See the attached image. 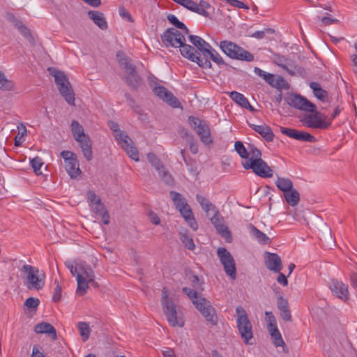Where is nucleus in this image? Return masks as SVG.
I'll return each instance as SVG.
<instances>
[{
    "instance_id": "f8f14e48",
    "label": "nucleus",
    "mask_w": 357,
    "mask_h": 357,
    "mask_svg": "<svg viewBox=\"0 0 357 357\" xmlns=\"http://www.w3.org/2000/svg\"><path fill=\"white\" fill-rule=\"evenodd\" d=\"M189 122L190 126L199 136L201 141L205 144H209L212 142L211 131L208 126L199 118L190 116Z\"/></svg>"
},
{
    "instance_id": "b1692460",
    "label": "nucleus",
    "mask_w": 357,
    "mask_h": 357,
    "mask_svg": "<svg viewBox=\"0 0 357 357\" xmlns=\"http://www.w3.org/2000/svg\"><path fill=\"white\" fill-rule=\"evenodd\" d=\"M116 59L120 66L124 69L126 73L134 72L136 70L135 66L131 63L129 57L126 56L123 52H118Z\"/></svg>"
},
{
    "instance_id": "680f3d73",
    "label": "nucleus",
    "mask_w": 357,
    "mask_h": 357,
    "mask_svg": "<svg viewBox=\"0 0 357 357\" xmlns=\"http://www.w3.org/2000/svg\"><path fill=\"white\" fill-rule=\"evenodd\" d=\"M271 337L273 339V344L276 347L284 346L285 344L280 333H278Z\"/></svg>"
},
{
    "instance_id": "f257e3e1",
    "label": "nucleus",
    "mask_w": 357,
    "mask_h": 357,
    "mask_svg": "<svg viewBox=\"0 0 357 357\" xmlns=\"http://www.w3.org/2000/svg\"><path fill=\"white\" fill-rule=\"evenodd\" d=\"M161 40L166 47H179L183 56L197 63L199 66L204 68L211 67V62L206 59H201L199 54L195 47L185 44L184 34L177 29L174 28L167 29L161 36Z\"/></svg>"
},
{
    "instance_id": "9d476101",
    "label": "nucleus",
    "mask_w": 357,
    "mask_h": 357,
    "mask_svg": "<svg viewBox=\"0 0 357 357\" xmlns=\"http://www.w3.org/2000/svg\"><path fill=\"white\" fill-rule=\"evenodd\" d=\"M313 114H305L303 118L301 120L304 126L311 128L326 129L331 124V121H325L326 116L320 112H313Z\"/></svg>"
},
{
    "instance_id": "79ce46f5",
    "label": "nucleus",
    "mask_w": 357,
    "mask_h": 357,
    "mask_svg": "<svg viewBox=\"0 0 357 357\" xmlns=\"http://www.w3.org/2000/svg\"><path fill=\"white\" fill-rule=\"evenodd\" d=\"M78 329L80 333V335L84 342H86L90 335L91 329L89 325L85 322H79L78 323Z\"/></svg>"
},
{
    "instance_id": "393cba45",
    "label": "nucleus",
    "mask_w": 357,
    "mask_h": 357,
    "mask_svg": "<svg viewBox=\"0 0 357 357\" xmlns=\"http://www.w3.org/2000/svg\"><path fill=\"white\" fill-rule=\"evenodd\" d=\"M34 331L36 333H47L52 336L53 340L57 337L56 329L49 323L42 322L36 325Z\"/></svg>"
},
{
    "instance_id": "de8ad7c7",
    "label": "nucleus",
    "mask_w": 357,
    "mask_h": 357,
    "mask_svg": "<svg viewBox=\"0 0 357 357\" xmlns=\"http://www.w3.org/2000/svg\"><path fill=\"white\" fill-rule=\"evenodd\" d=\"M297 140L302 142H315L317 139L311 134L298 130Z\"/></svg>"
},
{
    "instance_id": "20e7f679",
    "label": "nucleus",
    "mask_w": 357,
    "mask_h": 357,
    "mask_svg": "<svg viewBox=\"0 0 357 357\" xmlns=\"http://www.w3.org/2000/svg\"><path fill=\"white\" fill-rule=\"evenodd\" d=\"M47 70L50 74L54 77L58 89L65 100L69 105H75V94L67 76L64 73L54 68H48Z\"/></svg>"
},
{
    "instance_id": "a18cd8bd",
    "label": "nucleus",
    "mask_w": 357,
    "mask_h": 357,
    "mask_svg": "<svg viewBox=\"0 0 357 357\" xmlns=\"http://www.w3.org/2000/svg\"><path fill=\"white\" fill-rule=\"evenodd\" d=\"M208 217L211 223L214 225L215 227L218 226V225H222L224 223L223 218L221 216L218 209L217 213L215 212H211V216Z\"/></svg>"
},
{
    "instance_id": "58836bf2",
    "label": "nucleus",
    "mask_w": 357,
    "mask_h": 357,
    "mask_svg": "<svg viewBox=\"0 0 357 357\" xmlns=\"http://www.w3.org/2000/svg\"><path fill=\"white\" fill-rule=\"evenodd\" d=\"M14 89V83L8 79L3 73L0 71V90L12 91Z\"/></svg>"
},
{
    "instance_id": "69168bd1",
    "label": "nucleus",
    "mask_w": 357,
    "mask_h": 357,
    "mask_svg": "<svg viewBox=\"0 0 357 357\" xmlns=\"http://www.w3.org/2000/svg\"><path fill=\"white\" fill-rule=\"evenodd\" d=\"M280 316L282 319L285 321H290L291 320V315L289 308L280 311Z\"/></svg>"
},
{
    "instance_id": "052dcab7",
    "label": "nucleus",
    "mask_w": 357,
    "mask_h": 357,
    "mask_svg": "<svg viewBox=\"0 0 357 357\" xmlns=\"http://www.w3.org/2000/svg\"><path fill=\"white\" fill-rule=\"evenodd\" d=\"M91 206L93 208V211L98 215L106 211L105 205L101 202L95 204Z\"/></svg>"
},
{
    "instance_id": "412c9836",
    "label": "nucleus",
    "mask_w": 357,
    "mask_h": 357,
    "mask_svg": "<svg viewBox=\"0 0 357 357\" xmlns=\"http://www.w3.org/2000/svg\"><path fill=\"white\" fill-rule=\"evenodd\" d=\"M250 127L252 128L255 132L259 133L267 142H272L273 140L274 134L272 132L271 128L267 125L250 124Z\"/></svg>"
},
{
    "instance_id": "2f4dec72",
    "label": "nucleus",
    "mask_w": 357,
    "mask_h": 357,
    "mask_svg": "<svg viewBox=\"0 0 357 357\" xmlns=\"http://www.w3.org/2000/svg\"><path fill=\"white\" fill-rule=\"evenodd\" d=\"M179 236L180 240L185 248L190 250H195V245L194 243L192 236L188 234L187 230L180 231Z\"/></svg>"
},
{
    "instance_id": "7ed1b4c3",
    "label": "nucleus",
    "mask_w": 357,
    "mask_h": 357,
    "mask_svg": "<svg viewBox=\"0 0 357 357\" xmlns=\"http://www.w3.org/2000/svg\"><path fill=\"white\" fill-rule=\"evenodd\" d=\"M161 304L169 324L172 327H183L185 321L181 313L176 310V305L172 299L169 298L168 291L165 287L162 290Z\"/></svg>"
},
{
    "instance_id": "c85d7f7f",
    "label": "nucleus",
    "mask_w": 357,
    "mask_h": 357,
    "mask_svg": "<svg viewBox=\"0 0 357 357\" xmlns=\"http://www.w3.org/2000/svg\"><path fill=\"white\" fill-rule=\"evenodd\" d=\"M126 83L134 89H137L142 84V79L136 70L134 72L126 73L124 77Z\"/></svg>"
},
{
    "instance_id": "f03ea898",
    "label": "nucleus",
    "mask_w": 357,
    "mask_h": 357,
    "mask_svg": "<svg viewBox=\"0 0 357 357\" xmlns=\"http://www.w3.org/2000/svg\"><path fill=\"white\" fill-rule=\"evenodd\" d=\"M183 291L190 298L196 308L207 321L210 322L212 325H215L218 323L215 310L209 301L201 296L197 291L190 288L183 287Z\"/></svg>"
},
{
    "instance_id": "4be33fe9",
    "label": "nucleus",
    "mask_w": 357,
    "mask_h": 357,
    "mask_svg": "<svg viewBox=\"0 0 357 357\" xmlns=\"http://www.w3.org/2000/svg\"><path fill=\"white\" fill-rule=\"evenodd\" d=\"M88 16L100 29L106 30L107 29V22L103 13L99 11L91 10L88 12Z\"/></svg>"
},
{
    "instance_id": "0eeeda50",
    "label": "nucleus",
    "mask_w": 357,
    "mask_h": 357,
    "mask_svg": "<svg viewBox=\"0 0 357 357\" xmlns=\"http://www.w3.org/2000/svg\"><path fill=\"white\" fill-rule=\"evenodd\" d=\"M220 47L231 59L248 62L254 61L253 54L231 41H221Z\"/></svg>"
},
{
    "instance_id": "4c0bfd02",
    "label": "nucleus",
    "mask_w": 357,
    "mask_h": 357,
    "mask_svg": "<svg viewBox=\"0 0 357 357\" xmlns=\"http://www.w3.org/2000/svg\"><path fill=\"white\" fill-rule=\"evenodd\" d=\"M218 233L225 239V241L228 243H231L232 240V236L231 232L229 231L228 227L222 223V225H218L215 227Z\"/></svg>"
},
{
    "instance_id": "49530a36",
    "label": "nucleus",
    "mask_w": 357,
    "mask_h": 357,
    "mask_svg": "<svg viewBox=\"0 0 357 357\" xmlns=\"http://www.w3.org/2000/svg\"><path fill=\"white\" fill-rule=\"evenodd\" d=\"M275 33V30L271 28H266L261 31H257L253 33L251 36L257 39H262L266 35H271Z\"/></svg>"
},
{
    "instance_id": "37998d69",
    "label": "nucleus",
    "mask_w": 357,
    "mask_h": 357,
    "mask_svg": "<svg viewBox=\"0 0 357 357\" xmlns=\"http://www.w3.org/2000/svg\"><path fill=\"white\" fill-rule=\"evenodd\" d=\"M248 153L250 155V158L248 161H256L261 160V153L254 145H248Z\"/></svg>"
},
{
    "instance_id": "a19ab883",
    "label": "nucleus",
    "mask_w": 357,
    "mask_h": 357,
    "mask_svg": "<svg viewBox=\"0 0 357 357\" xmlns=\"http://www.w3.org/2000/svg\"><path fill=\"white\" fill-rule=\"evenodd\" d=\"M209 7H210V4L208 3H207L205 1L201 0L199 1V4L195 3V13H196L199 15H201L202 16H204V17H208L209 14L206 11V9L208 8Z\"/></svg>"
},
{
    "instance_id": "09e8293b",
    "label": "nucleus",
    "mask_w": 357,
    "mask_h": 357,
    "mask_svg": "<svg viewBox=\"0 0 357 357\" xmlns=\"http://www.w3.org/2000/svg\"><path fill=\"white\" fill-rule=\"evenodd\" d=\"M147 159L157 171H160V167L162 166V165L160 163V160L156 157L155 154L152 153H149L147 155Z\"/></svg>"
},
{
    "instance_id": "9b49d317",
    "label": "nucleus",
    "mask_w": 357,
    "mask_h": 357,
    "mask_svg": "<svg viewBox=\"0 0 357 357\" xmlns=\"http://www.w3.org/2000/svg\"><path fill=\"white\" fill-rule=\"evenodd\" d=\"M217 255L224 266L226 274L234 280L236 277V264L230 252L225 248H219Z\"/></svg>"
},
{
    "instance_id": "7c9ffc66",
    "label": "nucleus",
    "mask_w": 357,
    "mask_h": 357,
    "mask_svg": "<svg viewBox=\"0 0 357 357\" xmlns=\"http://www.w3.org/2000/svg\"><path fill=\"white\" fill-rule=\"evenodd\" d=\"M286 202L291 206H295L298 204L300 200V195L298 192L294 188L291 190L283 193Z\"/></svg>"
},
{
    "instance_id": "774afa93",
    "label": "nucleus",
    "mask_w": 357,
    "mask_h": 357,
    "mask_svg": "<svg viewBox=\"0 0 357 357\" xmlns=\"http://www.w3.org/2000/svg\"><path fill=\"white\" fill-rule=\"evenodd\" d=\"M31 357H45V355L38 349V346H34L33 348Z\"/></svg>"
},
{
    "instance_id": "6ab92c4d",
    "label": "nucleus",
    "mask_w": 357,
    "mask_h": 357,
    "mask_svg": "<svg viewBox=\"0 0 357 357\" xmlns=\"http://www.w3.org/2000/svg\"><path fill=\"white\" fill-rule=\"evenodd\" d=\"M255 73L259 75V77H263V79L271 86L276 88H279L281 86V82H284L283 78L279 77L278 79L275 78V76L273 74L269 73H266L259 68H255Z\"/></svg>"
},
{
    "instance_id": "c756f323",
    "label": "nucleus",
    "mask_w": 357,
    "mask_h": 357,
    "mask_svg": "<svg viewBox=\"0 0 357 357\" xmlns=\"http://www.w3.org/2000/svg\"><path fill=\"white\" fill-rule=\"evenodd\" d=\"M70 128L73 136L75 141L89 136L85 134L83 126L77 121H72Z\"/></svg>"
},
{
    "instance_id": "423d86ee",
    "label": "nucleus",
    "mask_w": 357,
    "mask_h": 357,
    "mask_svg": "<svg viewBox=\"0 0 357 357\" xmlns=\"http://www.w3.org/2000/svg\"><path fill=\"white\" fill-rule=\"evenodd\" d=\"M77 269L75 276L77 282L76 292L79 296H83L86 293L89 284L95 278V274L90 265L84 262L78 263Z\"/></svg>"
},
{
    "instance_id": "6e6552de",
    "label": "nucleus",
    "mask_w": 357,
    "mask_h": 357,
    "mask_svg": "<svg viewBox=\"0 0 357 357\" xmlns=\"http://www.w3.org/2000/svg\"><path fill=\"white\" fill-rule=\"evenodd\" d=\"M236 314L237 328L244 343L252 344L249 341L253 337L252 328L247 312L242 306L238 305L236 308Z\"/></svg>"
},
{
    "instance_id": "1a4fd4ad",
    "label": "nucleus",
    "mask_w": 357,
    "mask_h": 357,
    "mask_svg": "<svg viewBox=\"0 0 357 357\" xmlns=\"http://www.w3.org/2000/svg\"><path fill=\"white\" fill-rule=\"evenodd\" d=\"M64 160V167L71 178H77L82 173L75 153L70 151H63L60 153Z\"/></svg>"
},
{
    "instance_id": "a211bd4d",
    "label": "nucleus",
    "mask_w": 357,
    "mask_h": 357,
    "mask_svg": "<svg viewBox=\"0 0 357 357\" xmlns=\"http://www.w3.org/2000/svg\"><path fill=\"white\" fill-rule=\"evenodd\" d=\"M331 289L337 298L346 301L349 298L348 286L341 281L333 280Z\"/></svg>"
},
{
    "instance_id": "0e129e2a",
    "label": "nucleus",
    "mask_w": 357,
    "mask_h": 357,
    "mask_svg": "<svg viewBox=\"0 0 357 357\" xmlns=\"http://www.w3.org/2000/svg\"><path fill=\"white\" fill-rule=\"evenodd\" d=\"M181 6L192 12H195V2L192 1V0H183Z\"/></svg>"
},
{
    "instance_id": "4d7b16f0",
    "label": "nucleus",
    "mask_w": 357,
    "mask_h": 357,
    "mask_svg": "<svg viewBox=\"0 0 357 357\" xmlns=\"http://www.w3.org/2000/svg\"><path fill=\"white\" fill-rule=\"evenodd\" d=\"M87 199L90 206H93V204L101 202L100 199L96 195V194L91 190L87 192Z\"/></svg>"
},
{
    "instance_id": "3c124183",
    "label": "nucleus",
    "mask_w": 357,
    "mask_h": 357,
    "mask_svg": "<svg viewBox=\"0 0 357 357\" xmlns=\"http://www.w3.org/2000/svg\"><path fill=\"white\" fill-rule=\"evenodd\" d=\"M32 168L36 174L40 171L41 167L43 165L42 159L40 157H35L31 160Z\"/></svg>"
},
{
    "instance_id": "4468645a",
    "label": "nucleus",
    "mask_w": 357,
    "mask_h": 357,
    "mask_svg": "<svg viewBox=\"0 0 357 357\" xmlns=\"http://www.w3.org/2000/svg\"><path fill=\"white\" fill-rule=\"evenodd\" d=\"M245 169H251L257 176L262 178H271L273 176V170L262 159L256 161H245L243 163Z\"/></svg>"
},
{
    "instance_id": "5fc2aeb1",
    "label": "nucleus",
    "mask_w": 357,
    "mask_h": 357,
    "mask_svg": "<svg viewBox=\"0 0 357 357\" xmlns=\"http://www.w3.org/2000/svg\"><path fill=\"white\" fill-rule=\"evenodd\" d=\"M56 287L54 290V293L52 295V300L54 302H58L60 301L61 298V286L59 284V282L56 280L55 281Z\"/></svg>"
},
{
    "instance_id": "ea45409f",
    "label": "nucleus",
    "mask_w": 357,
    "mask_h": 357,
    "mask_svg": "<svg viewBox=\"0 0 357 357\" xmlns=\"http://www.w3.org/2000/svg\"><path fill=\"white\" fill-rule=\"evenodd\" d=\"M167 20L169 22L175 26L176 28L180 29L183 31L184 34H189V29L186 27V26L181 22H180L178 18L173 14H169L167 16Z\"/></svg>"
},
{
    "instance_id": "39448f33",
    "label": "nucleus",
    "mask_w": 357,
    "mask_h": 357,
    "mask_svg": "<svg viewBox=\"0 0 357 357\" xmlns=\"http://www.w3.org/2000/svg\"><path fill=\"white\" fill-rule=\"evenodd\" d=\"M110 129L115 132V139L121 148L127 153L128 156L135 161L139 160V153L137 148L133 146L132 140L123 131L119 129V125L113 121L109 122Z\"/></svg>"
},
{
    "instance_id": "f704fd0d",
    "label": "nucleus",
    "mask_w": 357,
    "mask_h": 357,
    "mask_svg": "<svg viewBox=\"0 0 357 357\" xmlns=\"http://www.w3.org/2000/svg\"><path fill=\"white\" fill-rule=\"evenodd\" d=\"M275 183L277 188L283 193L291 190L294 186L292 181L288 178L278 177Z\"/></svg>"
},
{
    "instance_id": "a878e982",
    "label": "nucleus",
    "mask_w": 357,
    "mask_h": 357,
    "mask_svg": "<svg viewBox=\"0 0 357 357\" xmlns=\"http://www.w3.org/2000/svg\"><path fill=\"white\" fill-rule=\"evenodd\" d=\"M189 39L190 43H192L203 55L207 53L208 48L211 47V45L199 36L190 35Z\"/></svg>"
},
{
    "instance_id": "bf43d9fd",
    "label": "nucleus",
    "mask_w": 357,
    "mask_h": 357,
    "mask_svg": "<svg viewBox=\"0 0 357 357\" xmlns=\"http://www.w3.org/2000/svg\"><path fill=\"white\" fill-rule=\"evenodd\" d=\"M277 305L278 309L282 311L286 309H289V303L287 299L284 298L282 296H279L277 301Z\"/></svg>"
},
{
    "instance_id": "2eb2a0df",
    "label": "nucleus",
    "mask_w": 357,
    "mask_h": 357,
    "mask_svg": "<svg viewBox=\"0 0 357 357\" xmlns=\"http://www.w3.org/2000/svg\"><path fill=\"white\" fill-rule=\"evenodd\" d=\"M287 103L298 109L313 112L316 109L315 105L307 98L298 94H292L289 96Z\"/></svg>"
},
{
    "instance_id": "72a5a7b5",
    "label": "nucleus",
    "mask_w": 357,
    "mask_h": 357,
    "mask_svg": "<svg viewBox=\"0 0 357 357\" xmlns=\"http://www.w3.org/2000/svg\"><path fill=\"white\" fill-rule=\"evenodd\" d=\"M170 196L176 206V208L179 211L180 208L188 206L187 200L180 193L175 191H170Z\"/></svg>"
},
{
    "instance_id": "dca6fc26",
    "label": "nucleus",
    "mask_w": 357,
    "mask_h": 357,
    "mask_svg": "<svg viewBox=\"0 0 357 357\" xmlns=\"http://www.w3.org/2000/svg\"><path fill=\"white\" fill-rule=\"evenodd\" d=\"M153 91L160 99L173 107L178 108L181 107L178 100L165 86L155 84L153 86Z\"/></svg>"
},
{
    "instance_id": "13d9d810",
    "label": "nucleus",
    "mask_w": 357,
    "mask_h": 357,
    "mask_svg": "<svg viewBox=\"0 0 357 357\" xmlns=\"http://www.w3.org/2000/svg\"><path fill=\"white\" fill-rule=\"evenodd\" d=\"M275 63L278 65L279 66L282 67L284 70H287L290 75H294V73L292 70H289L285 62L286 59L283 56H278L275 59Z\"/></svg>"
},
{
    "instance_id": "cd10ccee",
    "label": "nucleus",
    "mask_w": 357,
    "mask_h": 357,
    "mask_svg": "<svg viewBox=\"0 0 357 357\" xmlns=\"http://www.w3.org/2000/svg\"><path fill=\"white\" fill-rule=\"evenodd\" d=\"M197 201L201 205L202 209L206 213L207 216H211V212H215L217 213V208L209 202L206 197L197 195Z\"/></svg>"
},
{
    "instance_id": "5701e85b",
    "label": "nucleus",
    "mask_w": 357,
    "mask_h": 357,
    "mask_svg": "<svg viewBox=\"0 0 357 357\" xmlns=\"http://www.w3.org/2000/svg\"><path fill=\"white\" fill-rule=\"evenodd\" d=\"M179 212L183 217L188 225L194 230L196 231L198 229L197 222L193 215L192 211L190 206H187L183 208H180Z\"/></svg>"
},
{
    "instance_id": "e2e57ef3",
    "label": "nucleus",
    "mask_w": 357,
    "mask_h": 357,
    "mask_svg": "<svg viewBox=\"0 0 357 357\" xmlns=\"http://www.w3.org/2000/svg\"><path fill=\"white\" fill-rule=\"evenodd\" d=\"M229 5L238 8L248 9V6L238 0H227Z\"/></svg>"
},
{
    "instance_id": "ddd939ff",
    "label": "nucleus",
    "mask_w": 357,
    "mask_h": 357,
    "mask_svg": "<svg viewBox=\"0 0 357 357\" xmlns=\"http://www.w3.org/2000/svg\"><path fill=\"white\" fill-rule=\"evenodd\" d=\"M22 271L27 273V281L29 283V289H40L44 286V275H40L37 268L31 265L24 264Z\"/></svg>"
},
{
    "instance_id": "603ef678",
    "label": "nucleus",
    "mask_w": 357,
    "mask_h": 357,
    "mask_svg": "<svg viewBox=\"0 0 357 357\" xmlns=\"http://www.w3.org/2000/svg\"><path fill=\"white\" fill-rule=\"evenodd\" d=\"M40 301L38 298L30 297L25 301L24 305L29 309H36Z\"/></svg>"
},
{
    "instance_id": "864d4df0",
    "label": "nucleus",
    "mask_w": 357,
    "mask_h": 357,
    "mask_svg": "<svg viewBox=\"0 0 357 357\" xmlns=\"http://www.w3.org/2000/svg\"><path fill=\"white\" fill-rule=\"evenodd\" d=\"M15 27L17 28L20 33L25 38H29L31 36V32L29 29L24 24H23L22 22H17V24H15Z\"/></svg>"
},
{
    "instance_id": "6e6d98bb",
    "label": "nucleus",
    "mask_w": 357,
    "mask_h": 357,
    "mask_svg": "<svg viewBox=\"0 0 357 357\" xmlns=\"http://www.w3.org/2000/svg\"><path fill=\"white\" fill-rule=\"evenodd\" d=\"M119 15L120 16L128 21V22H134V20L133 18L132 17L131 15L130 14V13L128 12V10L124 8L123 6H121L119 9Z\"/></svg>"
},
{
    "instance_id": "e433bc0d",
    "label": "nucleus",
    "mask_w": 357,
    "mask_h": 357,
    "mask_svg": "<svg viewBox=\"0 0 357 357\" xmlns=\"http://www.w3.org/2000/svg\"><path fill=\"white\" fill-rule=\"evenodd\" d=\"M229 96L234 102L242 107H244L245 105H249L248 100L242 93L236 91H231L229 93Z\"/></svg>"
},
{
    "instance_id": "aec40b11",
    "label": "nucleus",
    "mask_w": 357,
    "mask_h": 357,
    "mask_svg": "<svg viewBox=\"0 0 357 357\" xmlns=\"http://www.w3.org/2000/svg\"><path fill=\"white\" fill-rule=\"evenodd\" d=\"M79 147L81 148L82 152L83 153L84 157L88 160L90 161L93 158V153H92V142L89 136L80 139L76 141Z\"/></svg>"
},
{
    "instance_id": "c9c22d12",
    "label": "nucleus",
    "mask_w": 357,
    "mask_h": 357,
    "mask_svg": "<svg viewBox=\"0 0 357 357\" xmlns=\"http://www.w3.org/2000/svg\"><path fill=\"white\" fill-rule=\"evenodd\" d=\"M206 57H209L213 62L218 65H226L220 54L211 47L208 48V52L204 54Z\"/></svg>"
},
{
    "instance_id": "bb28decb",
    "label": "nucleus",
    "mask_w": 357,
    "mask_h": 357,
    "mask_svg": "<svg viewBox=\"0 0 357 357\" xmlns=\"http://www.w3.org/2000/svg\"><path fill=\"white\" fill-rule=\"evenodd\" d=\"M250 233L259 243L266 245L271 243L270 238L252 225H249Z\"/></svg>"
},
{
    "instance_id": "f3484780",
    "label": "nucleus",
    "mask_w": 357,
    "mask_h": 357,
    "mask_svg": "<svg viewBox=\"0 0 357 357\" xmlns=\"http://www.w3.org/2000/svg\"><path fill=\"white\" fill-rule=\"evenodd\" d=\"M265 265L266 267L275 273H279L282 268V261L280 256L275 253L269 252H265Z\"/></svg>"
},
{
    "instance_id": "473e14b6",
    "label": "nucleus",
    "mask_w": 357,
    "mask_h": 357,
    "mask_svg": "<svg viewBox=\"0 0 357 357\" xmlns=\"http://www.w3.org/2000/svg\"><path fill=\"white\" fill-rule=\"evenodd\" d=\"M310 87L312 89L316 98L323 102L326 101L328 97V92L323 89L319 83L312 82L310 84Z\"/></svg>"
},
{
    "instance_id": "c03bdc74",
    "label": "nucleus",
    "mask_w": 357,
    "mask_h": 357,
    "mask_svg": "<svg viewBox=\"0 0 357 357\" xmlns=\"http://www.w3.org/2000/svg\"><path fill=\"white\" fill-rule=\"evenodd\" d=\"M234 148L236 152L239 154V155L242 158L247 159L248 158L249 153L248 149H247L243 144L240 141H236L234 144Z\"/></svg>"
},
{
    "instance_id": "338daca9",
    "label": "nucleus",
    "mask_w": 357,
    "mask_h": 357,
    "mask_svg": "<svg viewBox=\"0 0 357 357\" xmlns=\"http://www.w3.org/2000/svg\"><path fill=\"white\" fill-rule=\"evenodd\" d=\"M66 266L68 268V269L70 271V273L73 275V276H75L76 273L78 271L77 267H78V263H77L75 265L72 264L70 262L66 263Z\"/></svg>"
},
{
    "instance_id": "8fccbe9b",
    "label": "nucleus",
    "mask_w": 357,
    "mask_h": 357,
    "mask_svg": "<svg viewBox=\"0 0 357 357\" xmlns=\"http://www.w3.org/2000/svg\"><path fill=\"white\" fill-rule=\"evenodd\" d=\"M280 132L295 139H297L298 132V130L293 128H284V127H280Z\"/></svg>"
}]
</instances>
